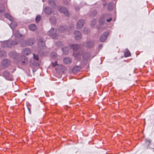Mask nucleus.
I'll return each mask as SVG.
<instances>
[{"instance_id": "obj_1", "label": "nucleus", "mask_w": 154, "mask_h": 154, "mask_svg": "<svg viewBox=\"0 0 154 154\" xmlns=\"http://www.w3.org/2000/svg\"><path fill=\"white\" fill-rule=\"evenodd\" d=\"M70 46L73 50L74 52L73 55L77 59H80L81 55L79 52L77 53V51L79 48V45L77 44L72 45H70Z\"/></svg>"}, {"instance_id": "obj_2", "label": "nucleus", "mask_w": 154, "mask_h": 154, "mask_svg": "<svg viewBox=\"0 0 154 154\" xmlns=\"http://www.w3.org/2000/svg\"><path fill=\"white\" fill-rule=\"evenodd\" d=\"M17 41L16 40L12 41H6L1 42V46L4 48L6 47H11V46H13L17 44Z\"/></svg>"}, {"instance_id": "obj_3", "label": "nucleus", "mask_w": 154, "mask_h": 154, "mask_svg": "<svg viewBox=\"0 0 154 154\" xmlns=\"http://www.w3.org/2000/svg\"><path fill=\"white\" fill-rule=\"evenodd\" d=\"M57 30L54 28H51L48 32V34L49 35L52 36V38L54 39L58 38V34H56Z\"/></svg>"}, {"instance_id": "obj_4", "label": "nucleus", "mask_w": 154, "mask_h": 154, "mask_svg": "<svg viewBox=\"0 0 154 154\" xmlns=\"http://www.w3.org/2000/svg\"><path fill=\"white\" fill-rule=\"evenodd\" d=\"M58 10L61 13H63L66 16H69V13L66 8L62 6H60L58 8Z\"/></svg>"}, {"instance_id": "obj_5", "label": "nucleus", "mask_w": 154, "mask_h": 154, "mask_svg": "<svg viewBox=\"0 0 154 154\" xmlns=\"http://www.w3.org/2000/svg\"><path fill=\"white\" fill-rule=\"evenodd\" d=\"M109 15L108 14H105L100 18L99 22L100 25H102L104 24L106 17H107Z\"/></svg>"}, {"instance_id": "obj_6", "label": "nucleus", "mask_w": 154, "mask_h": 154, "mask_svg": "<svg viewBox=\"0 0 154 154\" xmlns=\"http://www.w3.org/2000/svg\"><path fill=\"white\" fill-rule=\"evenodd\" d=\"M108 35L109 33L108 32H106L103 33L101 36L100 38V42H104L107 39Z\"/></svg>"}, {"instance_id": "obj_7", "label": "nucleus", "mask_w": 154, "mask_h": 154, "mask_svg": "<svg viewBox=\"0 0 154 154\" xmlns=\"http://www.w3.org/2000/svg\"><path fill=\"white\" fill-rule=\"evenodd\" d=\"M46 48L45 42L42 39H39V48L40 49H44Z\"/></svg>"}, {"instance_id": "obj_8", "label": "nucleus", "mask_w": 154, "mask_h": 154, "mask_svg": "<svg viewBox=\"0 0 154 154\" xmlns=\"http://www.w3.org/2000/svg\"><path fill=\"white\" fill-rule=\"evenodd\" d=\"M75 38L76 40L80 39L82 37V35L80 32L79 31H75L74 32Z\"/></svg>"}, {"instance_id": "obj_9", "label": "nucleus", "mask_w": 154, "mask_h": 154, "mask_svg": "<svg viewBox=\"0 0 154 154\" xmlns=\"http://www.w3.org/2000/svg\"><path fill=\"white\" fill-rule=\"evenodd\" d=\"M33 43V41L31 39H29L27 40V42H23L21 44V46L23 47L25 46L26 45H31Z\"/></svg>"}, {"instance_id": "obj_10", "label": "nucleus", "mask_w": 154, "mask_h": 154, "mask_svg": "<svg viewBox=\"0 0 154 154\" xmlns=\"http://www.w3.org/2000/svg\"><path fill=\"white\" fill-rule=\"evenodd\" d=\"M84 21L82 20H79L77 24L76 27L78 29H80L82 28L84 24Z\"/></svg>"}, {"instance_id": "obj_11", "label": "nucleus", "mask_w": 154, "mask_h": 154, "mask_svg": "<svg viewBox=\"0 0 154 154\" xmlns=\"http://www.w3.org/2000/svg\"><path fill=\"white\" fill-rule=\"evenodd\" d=\"M10 64V61L7 59H4L2 62V64L5 67H7Z\"/></svg>"}, {"instance_id": "obj_12", "label": "nucleus", "mask_w": 154, "mask_h": 154, "mask_svg": "<svg viewBox=\"0 0 154 154\" xmlns=\"http://www.w3.org/2000/svg\"><path fill=\"white\" fill-rule=\"evenodd\" d=\"M44 11L46 14H50L52 13L53 10L51 8L46 7L44 10Z\"/></svg>"}, {"instance_id": "obj_13", "label": "nucleus", "mask_w": 154, "mask_h": 154, "mask_svg": "<svg viewBox=\"0 0 154 154\" xmlns=\"http://www.w3.org/2000/svg\"><path fill=\"white\" fill-rule=\"evenodd\" d=\"M94 42L93 41H90L88 42L85 45V47L87 48L92 47L94 45Z\"/></svg>"}, {"instance_id": "obj_14", "label": "nucleus", "mask_w": 154, "mask_h": 154, "mask_svg": "<svg viewBox=\"0 0 154 154\" xmlns=\"http://www.w3.org/2000/svg\"><path fill=\"white\" fill-rule=\"evenodd\" d=\"M63 62L66 64H69L71 62V59L69 57H67L64 58Z\"/></svg>"}, {"instance_id": "obj_15", "label": "nucleus", "mask_w": 154, "mask_h": 154, "mask_svg": "<svg viewBox=\"0 0 154 154\" xmlns=\"http://www.w3.org/2000/svg\"><path fill=\"white\" fill-rule=\"evenodd\" d=\"M29 28L30 30L33 31H35L37 29L36 26L34 24L30 25L29 26Z\"/></svg>"}, {"instance_id": "obj_16", "label": "nucleus", "mask_w": 154, "mask_h": 154, "mask_svg": "<svg viewBox=\"0 0 154 154\" xmlns=\"http://www.w3.org/2000/svg\"><path fill=\"white\" fill-rule=\"evenodd\" d=\"M66 26H60L58 29V32L59 33H61L66 31Z\"/></svg>"}, {"instance_id": "obj_17", "label": "nucleus", "mask_w": 154, "mask_h": 154, "mask_svg": "<svg viewBox=\"0 0 154 154\" xmlns=\"http://www.w3.org/2000/svg\"><path fill=\"white\" fill-rule=\"evenodd\" d=\"M81 69V67L79 66H74L72 69L73 72L76 73L79 71Z\"/></svg>"}, {"instance_id": "obj_18", "label": "nucleus", "mask_w": 154, "mask_h": 154, "mask_svg": "<svg viewBox=\"0 0 154 154\" xmlns=\"http://www.w3.org/2000/svg\"><path fill=\"white\" fill-rule=\"evenodd\" d=\"M23 54L26 55H27L30 54L31 51L29 48H25L23 50Z\"/></svg>"}, {"instance_id": "obj_19", "label": "nucleus", "mask_w": 154, "mask_h": 154, "mask_svg": "<svg viewBox=\"0 0 154 154\" xmlns=\"http://www.w3.org/2000/svg\"><path fill=\"white\" fill-rule=\"evenodd\" d=\"M5 16L6 18L8 19L11 21H12L14 20L13 18L8 13H5Z\"/></svg>"}, {"instance_id": "obj_20", "label": "nucleus", "mask_w": 154, "mask_h": 154, "mask_svg": "<svg viewBox=\"0 0 154 154\" xmlns=\"http://www.w3.org/2000/svg\"><path fill=\"white\" fill-rule=\"evenodd\" d=\"M12 23L9 25V26L12 29L14 28L17 25V23L13 20L11 21Z\"/></svg>"}, {"instance_id": "obj_21", "label": "nucleus", "mask_w": 154, "mask_h": 154, "mask_svg": "<svg viewBox=\"0 0 154 154\" xmlns=\"http://www.w3.org/2000/svg\"><path fill=\"white\" fill-rule=\"evenodd\" d=\"M63 53L65 54H66L68 53L69 51V49L68 47H65L62 48Z\"/></svg>"}, {"instance_id": "obj_22", "label": "nucleus", "mask_w": 154, "mask_h": 154, "mask_svg": "<svg viewBox=\"0 0 154 154\" xmlns=\"http://www.w3.org/2000/svg\"><path fill=\"white\" fill-rule=\"evenodd\" d=\"M131 55V53L128 50H125L124 52V55L125 57H128Z\"/></svg>"}, {"instance_id": "obj_23", "label": "nucleus", "mask_w": 154, "mask_h": 154, "mask_svg": "<svg viewBox=\"0 0 154 154\" xmlns=\"http://www.w3.org/2000/svg\"><path fill=\"white\" fill-rule=\"evenodd\" d=\"M56 19L54 17H52L50 19V21L51 23L53 24L55 23L56 22Z\"/></svg>"}, {"instance_id": "obj_24", "label": "nucleus", "mask_w": 154, "mask_h": 154, "mask_svg": "<svg viewBox=\"0 0 154 154\" xmlns=\"http://www.w3.org/2000/svg\"><path fill=\"white\" fill-rule=\"evenodd\" d=\"M3 75L5 78H8L10 76V74L8 71H5L3 72Z\"/></svg>"}, {"instance_id": "obj_25", "label": "nucleus", "mask_w": 154, "mask_h": 154, "mask_svg": "<svg viewBox=\"0 0 154 154\" xmlns=\"http://www.w3.org/2000/svg\"><path fill=\"white\" fill-rule=\"evenodd\" d=\"M6 54L5 51H2L0 52V57H3L6 56Z\"/></svg>"}, {"instance_id": "obj_26", "label": "nucleus", "mask_w": 154, "mask_h": 154, "mask_svg": "<svg viewBox=\"0 0 154 154\" xmlns=\"http://www.w3.org/2000/svg\"><path fill=\"white\" fill-rule=\"evenodd\" d=\"M51 57L52 58H53V59L55 58L57 56V54L56 53L54 52H52L51 53Z\"/></svg>"}, {"instance_id": "obj_27", "label": "nucleus", "mask_w": 154, "mask_h": 154, "mask_svg": "<svg viewBox=\"0 0 154 154\" xmlns=\"http://www.w3.org/2000/svg\"><path fill=\"white\" fill-rule=\"evenodd\" d=\"M22 57L24 59V60L22 61V64L23 65L26 63V62L27 60V58L25 56H23Z\"/></svg>"}, {"instance_id": "obj_28", "label": "nucleus", "mask_w": 154, "mask_h": 154, "mask_svg": "<svg viewBox=\"0 0 154 154\" xmlns=\"http://www.w3.org/2000/svg\"><path fill=\"white\" fill-rule=\"evenodd\" d=\"M108 16L106 17V20L107 22H109L112 20V18L111 17H110L109 15L108 14Z\"/></svg>"}, {"instance_id": "obj_29", "label": "nucleus", "mask_w": 154, "mask_h": 154, "mask_svg": "<svg viewBox=\"0 0 154 154\" xmlns=\"http://www.w3.org/2000/svg\"><path fill=\"white\" fill-rule=\"evenodd\" d=\"M15 37H19L21 36V35L19 33L18 31H16L14 34Z\"/></svg>"}, {"instance_id": "obj_30", "label": "nucleus", "mask_w": 154, "mask_h": 154, "mask_svg": "<svg viewBox=\"0 0 154 154\" xmlns=\"http://www.w3.org/2000/svg\"><path fill=\"white\" fill-rule=\"evenodd\" d=\"M151 142V140L149 139H146L145 140V143L148 145H149Z\"/></svg>"}, {"instance_id": "obj_31", "label": "nucleus", "mask_w": 154, "mask_h": 154, "mask_svg": "<svg viewBox=\"0 0 154 154\" xmlns=\"http://www.w3.org/2000/svg\"><path fill=\"white\" fill-rule=\"evenodd\" d=\"M52 65L53 67H54L56 65H57L58 64H57V62L56 61L52 63Z\"/></svg>"}, {"instance_id": "obj_32", "label": "nucleus", "mask_w": 154, "mask_h": 154, "mask_svg": "<svg viewBox=\"0 0 154 154\" xmlns=\"http://www.w3.org/2000/svg\"><path fill=\"white\" fill-rule=\"evenodd\" d=\"M33 58L36 60H38V57L36 55H35L34 54H33Z\"/></svg>"}, {"instance_id": "obj_33", "label": "nucleus", "mask_w": 154, "mask_h": 154, "mask_svg": "<svg viewBox=\"0 0 154 154\" xmlns=\"http://www.w3.org/2000/svg\"><path fill=\"white\" fill-rule=\"evenodd\" d=\"M108 9L110 11L112 10V7L110 4H109L107 7Z\"/></svg>"}, {"instance_id": "obj_34", "label": "nucleus", "mask_w": 154, "mask_h": 154, "mask_svg": "<svg viewBox=\"0 0 154 154\" xmlns=\"http://www.w3.org/2000/svg\"><path fill=\"white\" fill-rule=\"evenodd\" d=\"M92 12L94 13V14H92V16L94 17L97 14V12L96 11H94Z\"/></svg>"}, {"instance_id": "obj_35", "label": "nucleus", "mask_w": 154, "mask_h": 154, "mask_svg": "<svg viewBox=\"0 0 154 154\" xmlns=\"http://www.w3.org/2000/svg\"><path fill=\"white\" fill-rule=\"evenodd\" d=\"M38 15H37L36 17V21L37 23H38Z\"/></svg>"}, {"instance_id": "obj_36", "label": "nucleus", "mask_w": 154, "mask_h": 154, "mask_svg": "<svg viewBox=\"0 0 154 154\" xmlns=\"http://www.w3.org/2000/svg\"><path fill=\"white\" fill-rule=\"evenodd\" d=\"M27 109H28V110L29 113L30 114V109L29 108H28Z\"/></svg>"}, {"instance_id": "obj_37", "label": "nucleus", "mask_w": 154, "mask_h": 154, "mask_svg": "<svg viewBox=\"0 0 154 154\" xmlns=\"http://www.w3.org/2000/svg\"><path fill=\"white\" fill-rule=\"evenodd\" d=\"M5 11V9H3L2 10H0V12L2 13V12H4Z\"/></svg>"}, {"instance_id": "obj_38", "label": "nucleus", "mask_w": 154, "mask_h": 154, "mask_svg": "<svg viewBox=\"0 0 154 154\" xmlns=\"http://www.w3.org/2000/svg\"><path fill=\"white\" fill-rule=\"evenodd\" d=\"M92 22H94V23H93V24H95L96 23V21L95 19L93 20H92Z\"/></svg>"}, {"instance_id": "obj_39", "label": "nucleus", "mask_w": 154, "mask_h": 154, "mask_svg": "<svg viewBox=\"0 0 154 154\" xmlns=\"http://www.w3.org/2000/svg\"><path fill=\"white\" fill-rule=\"evenodd\" d=\"M39 20L41 19V18H40V16H39Z\"/></svg>"}, {"instance_id": "obj_40", "label": "nucleus", "mask_w": 154, "mask_h": 154, "mask_svg": "<svg viewBox=\"0 0 154 154\" xmlns=\"http://www.w3.org/2000/svg\"><path fill=\"white\" fill-rule=\"evenodd\" d=\"M102 45H102V44H101V45H100V47H102Z\"/></svg>"}, {"instance_id": "obj_41", "label": "nucleus", "mask_w": 154, "mask_h": 154, "mask_svg": "<svg viewBox=\"0 0 154 154\" xmlns=\"http://www.w3.org/2000/svg\"><path fill=\"white\" fill-rule=\"evenodd\" d=\"M52 3H54V2L52 1Z\"/></svg>"}]
</instances>
